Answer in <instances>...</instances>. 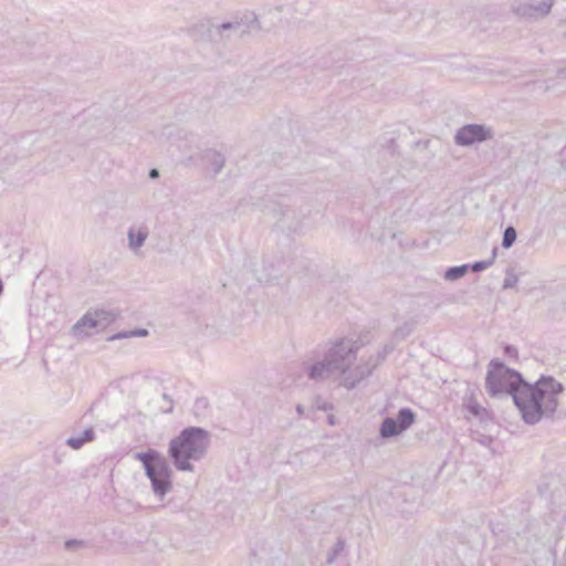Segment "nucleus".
<instances>
[{"label":"nucleus","instance_id":"nucleus-1","mask_svg":"<svg viewBox=\"0 0 566 566\" xmlns=\"http://www.w3.org/2000/svg\"><path fill=\"white\" fill-rule=\"evenodd\" d=\"M492 397L512 396L522 419L535 424L551 417L557 409L564 387L553 377H542L534 385L525 382L522 376L504 364L492 360L485 380Z\"/></svg>","mask_w":566,"mask_h":566},{"label":"nucleus","instance_id":"nucleus-2","mask_svg":"<svg viewBox=\"0 0 566 566\" xmlns=\"http://www.w3.org/2000/svg\"><path fill=\"white\" fill-rule=\"evenodd\" d=\"M360 344L350 337L336 339L322 352L307 357L302 364L303 373L314 382H332L352 390L371 375V367L358 357Z\"/></svg>","mask_w":566,"mask_h":566},{"label":"nucleus","instance_id":"nucleus-3","mask_svg":"<svg viewBox=\"0 0 566 566\" xmlns=\"http://www.w3.org/2000/svg\"><path fill=\"white\" fill-rule=\"evenodd\" d=\"M209 447V432L189 427L169 442L168 454L178 471L193 472V463L205 459Z\"/></svg>","mask_w":566,"mask_h":566},{"label":"nucleus","instance_id":"nucleus-4","mask_svg":"<svg viewBox=\"0 0 566 566\" xmlns=\"http://www.w3.org/2000/svg\"><path fill=\"white\" fill-rule=\"evenodd\" d=\"M135 459L142 462L154 495L159 500L165 499L172 490V470L166 458L156 450H148L136 453Z\"/></svg>","mask_w":566,"mask_h":566},{"label":"nucleus","instance_id":"nucleus-5","mask_svg":"<svg viewBox=\"0 0 566 566\" xmlns=\"http://www.w3.org/2000/svg\"><path fill=\"white\" fill-rule=\"evenodd\" d=\"M114 314L105 310L88 311L73 326L75 337H88L104 331L114 322Z\"/></svg>","mask_w":566,"mask_h":566},{"label":"nucleus","instance_id":"nucleus-6","mask_svg":"<svg viewBox=\"0 0 566 566\" xmlns=\"http://www.w3.org/2000/svg\"><path fill=\"white\" fill-rule=\"evenodd\" d=\"M494 138V129L485 124H467L460 127L454 135L458 146L469 147Z\"/></svg>","mask_w":566,"mask_h":566},{"label":"nucleus","instance_id":"nucleus-7","mask_svg":"<svg viewBox=\"0 0 566 566\" xmlns=\"http://www.w3.org/2000/svg\"><path fill=\"white\" fill-rule=\"evenodd\" d=\"M416 415L409 408L399 410L397 418L387 417L382 420L379 434L384 439L397 437L409 429L415 422Z\"/></svg>","mask_w":566,"mask_h":566},{"label":"nucleus","instance_id":"nucleus-8","mask_svg":"<svg viewBox=\"0 0 566 566\" xmlns=\"http://www.w3.org/2000/svg\"><path fill=\"white\" fill-rule=\"evenodd\" d=\"M150 230L145 222L133 223L127 229V248L134 255H140Z\"/></svg>","mask_w":566,"mask_h":566},{"label":"nucleus","instance_id":"nucleus-9","mask_svg":"<svg viewBox=\"0 0 566 566\" xmlns=\"http://www.w3.org/2000/svg\"><path fill=\"white\" fill-rule=\"evenodd\" d=\"M554 0H535L523 2L515 7V12L526 19H538L547 15L553 7Z\"/></svg>","mask_w":566,"mask_h":566},{"label":"nucleus","instance_id":"nucleus-10","mask_svg":"<svg viewBox=\"0 0 566 566\" xmlns=\"http://www.w3.org/2000/svg\"><path fill=\"white\" fill-rule=\"evenodd\" d=\"M202 160L206 165V170L212 177H216L224 167V157L217 150L208 149L202 154Z\"/></svg>","mask_w":566,"mask_h":566},{"label":"nucleus","instance_id":"nucleus-11","mask_svg":"<svg viewBox=\"0 0 566 566\" xmlns=\"http://www.w3.org/2000/svg\"><path fill=\"white\" fill-rule=\"evenodd\" d=\"M336 563H342V566H352L344 541H337L327 552L326 565L333 566Z\"/></svg>","mask_w":566,"mask_h":566},{"label":"nucleus","instance_id":"nucleus-12","mask_svg":"<svg viewBox=\"0 0 566 566\" xmlns=\"http://www.w3.org/2000/svg\"><path fill=\"white\" fill-rule=\"evenodd\" d=\"M96 439V433L93 428H86L82 433L72 436L66 439V444L73 450H80L85 443L92 442Z\"/></svg>","mask_w":566,"mask_h":566},{"label":"nucleus","instance_id":"nucleus-13","mask_svg":"<svg viewBox=\"0 0 566 566\" xmlns=\"http://www.w3.org/2000/svg\"><path fill=\"white\" fill-rule=\"evenodd\" d=\"M18 159V153L13 147L0 148V170H6L15 165Z\"/></svg>","mask_w":566,"mask_h":566},{"label":"nucleus","instance_id":"nucleus-14","mask_svg":"<svg viewBox=\"0 0 566 566\" xmlns=\"http://www.w3.org/2000/svg\"><path fill=\"white\" fill-rule=\"evenodd\" d=\"M468 271H469V265H467V264L459 265V266H452V268H449L444 272V279L447 281L454 282V281L463 277L468 273Z\"/></svg>","mask_w":566,"mask_h":566},{"label":"nucleus","instance_id":"nucleus-15","mask_svg":"<svg viewBox=\"0 0 566 566\" xmlns=\"http://www.w3.org/2000/svg\"><path fill=\"white\" fill-rule=\"evenodd\" d=\"M148 335V331L145 328H136L124 333H118L116 335H113L109 339H122V338H128V337H145Z\"/></svg>","mask_w":566,"mask_h":566},{"label":"nucleus","instance_id":"nucleus-16","mask_svg":"<svg viewBox=\"0 0 566 566\" xmlns=\"http://www.w3.org/2000/svg\"><path fill=\"white\" fill-rule=\"evenodd\" d=\"M516 240V231L513 227H507L503 234L502 245L505 249H509L513 245Z\"/></svg>","mask_w":566,"mask_h":566},{"label":"nucleus","instance_id":"nucleus-17","mask_svg":"<svg viewBox=\"0 0 566 566\" xmlns=\"http://www.w3.org/2000/svg\"><path fill=\"white\" fill-rule=\"evenodd\" d=\"M469 411L474 416H482L485 412V409L482 408L474 399H470L467 403Z\"/></svg>","mask_w":566,"mask_h":566},{"label":"nucleus","instance_id":"nucleus-18","mask_svg":"<svg viewBox=\"0 0 566 566\" xmlns=\"http://www.w3.org/2000/svg\"><path fill=\"white\" fill-rule=\"evenodd\" d=\"M67 551H77L85 547V543L81 539H69L64 544Z\"/></svg>","mask_w":566,"mask_h":566},{"label":"nucleus","instance_id":"nucleus-19","mask_svg":"<svg viewBox=\"0 0 566 566\" xmlns=\"http://www.w3.org/2000/svg\"><path fill=\"white\" fill-rule=\"evenodd\" d=\"M518 279L515 274H507L504 282L503 289H513L516 286Z\"/></svg>","mask_w":566,"mask_h":566},{"label":"nucleus","instance_id":"nucleus-20","mask_svg":"<svg viewBox=\"0 0 566 566\" xmlns=\"http://www.w3.org/2000/svg\"><path fill=\"white\" fill-rule=\"evenodd\" d=\"M491 264H492V261H480V262H475L471 266V269L474 272H480V271H483V270H486L488 268H490Z\"/></svg>","mask_w":566,"mask_h":566},{"label":"nucleus","instance_id":"nucleus-21","mask_svg":"<svg viewBox=\"0 0 566 566\" xmlns=\"http://www.w3.org/2000/svg\"><path fill=\"white\" fill-rule=\"evenodd\" d=\"M240 24L238 22H224L218 25L219 32L232 30V29H239Z\"/></svg>","mask_w":566,"mask_h":566},{"label":"nucleus","instance_id":"nucleus-22","mask_svg":"<svg viewBox=\"0 0 566 566\" xmlns=\"http://www.w3.org/2000/svg\"><path fill=\"white\" fill-rule=\"evenodd\" d=\"M158 176H159V172H158V170H157V169H151V170L149 171V177H150V178H157Z\"/></svg>","mask_w":566,"mask_h":566},{"label":"nucleus","instance_id":"nucleus-23","mask_svg":"<svg viewBox=\"0 0 566 566\" xmlns=\"http://www.w3.org/2000/svg\"><path fill=\"white\" fill-rule=\"evenodd\" d=\"M296 411H297L298 415H302L303 413V407L298 405L296 407Z\"/></svg>","mask_w":566,"mask_h":566},{"label":"nucleus","instance_id":"nucleus-24","mask_svg":"<svg viewBox=\"0 0 566 566\" xmlns=\"http://www.w3.org/2000/svg\"><path fill=\"white\" fill-rule=\"evenodd\" d=\"M2 290H3V285H2V281L0 280V294L2 293Z\"/></svg>","mask_w":566,"mask_h":566}]
</instances>
